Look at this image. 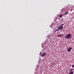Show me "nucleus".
<instances>
[{"label": "nucleus", "instance_id": "423d86ee", "mask_svg": "<svg viewBox=\"0 0 74 74\" xmlns=\"http://www.w3.org/2000/svg\"><path fill=\"white\" fill-rule=\"evenodd\" d=\"M72 49V48H70L68 50V52H70L71 51V50Z\"/></svg>", "mask_w": 74, "mask_h": 74}, {"label": "nucleus", "instance_id": "0eeeda50", "mask_svg": "<svg viewBox=\"0 0 74 74\" xmlns=\"http://www.w3.org/2000/svg\"><path fill=\"white\" fill-rule=\"evenodd\" d=\"M63 27L62 26H61V27L60 28V29L61 30H62V29H63Z\"/></svg>", "mask_w": 74, "mask_h": 74}, {"label": "nucleus", "instance_id": "20e7f679", "mask_svg": "<svg viewBox=\"0 0 74 74\" xmlns=\"http://www.w3.org/2000/svg\"><path fill=\"white\" fill-rule=\"evenodd\" d=\"M58 36L59 37H63V34H60L58 35Z\"/></svg>", "mask_w": 74, "mask_h": 74}, {"label": "nucleus", "instance_id": "ddd939ff", "mask_svg": "<svg viewBox=\"0 0 74 74\" xmlns=\"http://www.w3.org/2000/svg\"><path fill=\"white\" fill-rule=\"evenodd\" d=\"M62 10H63V9H62Z\"/></svg>", "mask_w": 74, "mask_h": 74}, {"label": "nucleus", "instance_id": "39448f33", "mask_svg": "<svg viewBox=\"0 0 74 74\" xmlns=\"http://www.w3.org/2000/svg\"><path fill=\"white\" fill-rule=\"evenodd\" d=\"M60 30V28H58L57 29H56L55 30V32H57V31H59Z\"/></svg>", "mask_w": 74, "mask_h": 74}, {"label": "nucleus", "instance_id": "6e6552de", "mask_svg": "<svg viewBox=\"0 0 74 74\" xmlns=\"http://www.w3.org/2000/svg\"><path fill=\"white\" fill-rule=\"evenodd\" d=\"M63 16V15L62 14H61L60 15V18H62Z\"/></svg>", "mask_w": 74, "mask_h": 74}, {"label": "nucleus", "instance_id": "7ed1b4c3", "mask_svg": "<svg viewBox=\"0 0 74 74\" xmlns=\"http://www.w3.org/2000/svg\"><path fill=\"white\" fill-rule=\"evenodd\" d=\"M46 55V53L45 52H44L41 55L42 57H44Z\"/></svg>", "mask_w": 74, "mask_h": 74}, {"label": "nucleus", "instance_id": "9b49d317", "mask_svg": "<svg viewBox=\"0 0 74 74\" xmlns=\"http://www.w3.org/2000/svg\"><path fill=\"white\" fill-rule=\"evenodd\" d=\"M72 67H73V68H74V64H73L72 65Z\"/></svg>", "mask_w": 74, "mask_h": 74}, {"label": "nucleus", "instance_id": "9d476101", "mask_svg": "<svg viewBox=\"0 0 74 74\" xmlns=\"http://www.w3.org/2000/svg\"><path fill=\"white\" fill-rule=\"evenodd\" d=\"M64 24H61V25L60 26V27H61V26H64Z\"/></svg>", "mask_w": 74, "mask_h": 74}, {"label": "nucleus", "instance_id": "f03ea898", "mask_svg": "<svg viewBox=\"0 0 74 74\" xmlns=\"http://www.w3.org/2000/svg\"><path fill=\"white\" fill-rule=\"evenodd\" d=\"M74 69L71 68V69H69V71L70 72L69 73V74H74Z\"/></svg>", "mask_w": 74, "mask_h": 74}, {"label": "nucleus", "instance_id": "f257e3e1", "mask_svg": "<svg viewBox=\"0 0 74 74\" xmlns=\"http://www.w3.org/2000/svg\"><path fill=\"white\" fill-rule=\"evenodd\" d=\"M71 36H72V35L71 34L69 33L65 36V39H66L67 40H69L71 38Z\"/></svg>", "mask_w": 74, "mask_h": 74}, {"label": "nucleus", "instance_id": "1a4fd4ad", "mask_svg": "<svg viewBox=\"0 0 74 74\" xmlns=\"http://www.w3.org/2000/svg\"><path fill=\"white\" fill-rule=\"evenodd\" d=\"M68 13H69L68 12H65L64 13V14H65V15H66L67 14H68Z\"/></svg>", "mask_w": 74, "mask_h": 74}, {"label": "nucleus", "instance_id": "f8f14e48", "mask_svg": "<svg viewBox=\"0 0 74 74\" xmlns=\"http://www.w3.org/2000/svg\"><path fill=\"white\" fill-rule=\"evenodd\" d=\"M62 21H63L64 20V19H63V18H62Z\"/></svg>", "mask_w": 74, "mask_h": 74}]
</instances>
